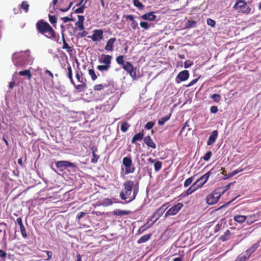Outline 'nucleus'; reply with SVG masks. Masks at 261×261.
I'll return each mask as SVG.
<instances>
[{
	"label": "nucleus",
	"instance_id": "nucleus-1",
	"mask_svg": "<svg viewBox=\"0 0 261 261\" xmlns=\"http://www.w3.org/2000/svg\"><path fill=\"white\" fill-rule=\"evenodd\" d=\"M36 28L38 32L49 39H54L56 37V32L47 22L40 20L36 23Z\"/></svg>",
	"mask_w": 261,
	"mask_h": 261
},
{
	"label": "nucleus",
	"instance_id": "nucleus-2",
	"mask_svg": "<svg viewBox=\"0 0 261 261\" xmlns=\"http://www.w3.org/2000/svg\"><path fill=\"white\" fill-rule=\"evenodd\" d=\"M112 56L109 55L102 54L98 59V62L103 64L97 66V69L100 71H107L111 67Z\"/></svg>",
	"mask_w": 261,
	"mask_h": 261
},
{
	"label": "nucleus",
	"instance_id": "nucleus-3",
	"mask_svg": "<svg viewBox=\"0 0 261 261\" xmlns=\"http://www.w3.org/2000/svg\"><path fill=\"white\" fill-rule=\"evenodd\" d=\"M134 186V181L130 180H127L124 182V189L120 193L122 200H126L130 195Z\"/></svg>",
	"mask_w": 261,
	"mask_h": 261
},
{
	"label": "nucleus",
	"instance_id": "nucleus-4",
	"mask_svg": "<svg viewBox=\"0 0 261 261\" xmlns=\"http://www.w3.org/2000/svg\"><path fill=\"white\" fill-rule=\"evenodd\" d=\"M223 193L224 192H221L218 191V189L214 190L206 196V203L208 205H213L216 203Z\"/></svg>",
	"mask_w": 261,
	"mask_h": 261
},
{
	"label": "nucleus",
	"instance_id": "nucleus-5",
	"mask_svg": "<svg viewBox=\"0 0 261 261\" xmlns=\"http://www.w3.org/2000/svg\"><path fill=\"white\" fill-rule=\"evenodd\" d=\"M234 10H240V12L243 14H248L250 13L251 8L247 6L245 1L238 0L234 5Z\"/></svg>",
	"mask_w": 261,
	"mask_h": 261
},
{
	"label": "nucleus",
	"instance_id": "nucleus-6",
	"mask_svg": "<svg viewBox=\"0 0 261 261\" xmlns=\"http://www.w3.org/2000/svg\"><path fill=\"white\" fill-rule=\"evenodd\" d=\"M122 164L125 167L124 174L127 175L133 173L135 171V167L133 165V162L130 157L125 156L122 159Z\"/></svg>",
	"mask_w": 261,
	"mask_h": 261
},
{
	"label": "nucleus",
	"instance_id": "nucleus-7",
	"mask_svg": "<svg viewBox=\"0 0 261 261\" xmlns=\"http://www.w3.org/2000/svg\"><path fill=\"white\" fill-rule=\"evenodd\" d=\"M122 68L129 74L133 80L135 81L137 79L136 73L137 68L134 67L130 62L128 61L126 62Z\"/></svg>",
	"mask_w": 261,
	"mask_h": 261
},
{
	"label": "nucleus",
	"instance_id": "nucleus-8",
	"mask_svg": "<svg viewBox=\"0 0 261 261\" xmlns=\"http://www.w3.org/2000/svg\"><path fill=\"white\" fill-rule=\"evenodd\" d=\"M200 179L197 180L192 186L188 188L182 194L184 196H187L202 187V184L199 183Z\"/></svg>",
	"mask_w": 261,
	"mask_h": 261
},
{
	"label": "nucleus",
	"instance_id": "nucleus-9",
	"mask_svg": "<svg viewBox=\"0 0 261 261\" xmlns=\"http://www.w3.org/2000/svg\"><path fill=\"white\" fill-rule=\"evenodd\" d=\"M56 164L57 167L60 169L61 170H63L64 169H66L68 167H71L72 168H77V166L75 164L67 161H58L56 162Z\"/></svg>",
	"mask_w": 261,
	"mask_h": 261
},
{
	"label": "nucleus",
	"instance_id": "nucleus-10",
	"mask_svg": "<svg viewBox=\"0 0 261 261\" xmlns=\"http://www.w3.org/2000/svg\"><path fill=\"white\" fill-rule=\"evenodd\" d=\"M183 204L181 203H178L170 208L166 213L165 217L170 215H176L183 207Z\"/></svg>",
	"mask_w": 261,
	"mask_h": 261
},
{
	"label": "nucleus",
	"instance_id": "nucleus-11",
	"mask_svg": "<svg viewBox=\"0 0 261 261\" xmlns=\"http://www.w3.org/2000/svg\"><path fill=\"white\" fill-rule=\"evenodd\" d=\"M189 77V73L188 70H183L179 72L176 77V82L177 83H179L182 81H185Z\"/></svg>",
	"mask_w": 261,
	"mask_h": 261
},
{
	"label": "nucleus",
	"instance_id": "nucleus-12",
	"mask_svg": "<svg viewBox=\"0 0 261 261\" xmlns=\"http://www.w3.org/2000/svg\"><path fill=\"white\" fill-rule=\"evenodd\" d=\"M103 31L102 30H95L91 36H89L93 41L100 40L103 38Z\"/></svg>",
	"mask_w": 261,
	"mask_h": 261
},
{
	"label": "nucleus",
	"instance_id": "nucleus-13",
	"mask_svg": "<svg viewBox=\"0 0 261 261\" xmlns=\"http://www.w3.org/2000/svg\"><path fill=\"white\" fill-rule=\"evenodd\" d=\"M116 41V38H111L107 42L105 49L107 51L112 52L114 50V43Z\"/></svg>",
	"mask_w": 261,
	"mask_h": 261
},
{
	"label": "nucleus",
	"instance_id": "nucleus-14",
	"mask_svg": "<svg viewBox=\"0 0 261 261\" xmlns=\"http://www.w3.org/2000/svg\"><path fill=\"white\" fill-rule=\"evenodd\" d=\"M246 216L247 217V223L250 225L259 219L260 214L259 213H256Z\"/></svg>",
	"mask_w": 261,
	"mask_h": 261
},
{
	"label": "nucleus",
	"instance_id": "nucleus-15",
	"mask_svg": "<svg viewBox=\"0 0 261 261\" xmlns=\"http://www.w3.org/2000/svg\"><path fill=\"white\" fill-rule=\"evenodd\" d=\"M140 18L145 20L152 21L156 19V16L154 12H149L142 15Z\"/></svg>",
	"mask_w": 261,
	"mask_h": 261
},
{
	"label": "nucleus",
	"instance_id": "nucleus-16",
	"mask_svg": "<svg viewBox=\"0 0 261 261\" xmlns=\"http://www.w3.org/2000/svg\"><path fill=\"white\" fill-rule=\"evenodd\" d=\"M218 135V132L217 130H214L212 132V134L210 135L207 141V145H211L213 144H214Z\"/></svg>",
	"mask_w": 261,
	"mask_h": 261
},
{
	"label": "nucleus",
	"instance_id": "nucleus-17",
	"mask_svg": "<svg viewBox=\"0 0 261 261\" xmlns=\"http://www.w3.org/2000/svg\"><path fill=\"white\" fill-rule=\"evenodd\" d=\"M144 142L148 147L153 149L156 148L155 143L153 142L150 136H147L144 138Z\"/></svg>",
	"mask_w": 261,
	"mask_h": 261
},
{
	"label": "nucleus",
	"instance_id": "nucleus-18",
	"mask_svg": "<svg viewBox=\"0 0 261 261\" xmlns=\"http://www.w3.org/2000/svg\"><path fill=\"white\" fill-rule=\"evenodd\" d=\"M21 59H18L17 58V54H14L12 57V60L14 64L16 67L24 66L25 65V63L24 61H20Z\"/></svg>",
	"mask_w": 261,
	"mask_h": 261
},
{
	"label": "nucleus",
	"instance_id": "nucleus-19",
	"mask_svg": "<svg viewBox=\"0 0 261 261\" xmlns=\"http://www.w3.org/2000/svg\"><path fill=\"white\" fill-rule=\"evenodd\" d=\"M166 208L165 207V205H163L160 207L155 212L153 213V216H156L155 220L153 221V224L156 222L164 214Z\"/></svg>",
	"mask_w": 261,
	"mask_h": 261
},
{
	"label": "nucleus",
	"instance_id": "nucleus-20",
	"mask_svg": "<svg viewBox=\"0 0 261 261\" xmlns=\"http://www.w3.org/2000/svg\"><path fill=\"white\" fill-rule=\"evenodd\" d=\"M259 242L254 243L252 245V246L250 248L248 249L246 251L245 253L249 257L252 253L255 251V250L259 247Z\"/></svg>",
	"mask_w": 261,
	"mask_h": 261
},
{
	"label": "nucleus",
	"instance_id": "nucleus-21",
	"mask_svg": "<svg viewBox=\"0 0 261 261\" xmlns=\"http://www.w3.org/2000/svg\"><path fill=\"white\" fill-rule=\"evenodd\" d=\"M246 219L247 217L244 215H236L233 217L234 221L239 224H242L244 223L246 220Z\"/></svg>",
	"mask_w": 261,
	"mask_h": 261
},
{
	"label": "nucleus",
	"instance_id": "nucleus-22",
	"mask_svg": "<svg viewBox=\"0 0 261 261\" xmlns=\"http://www.w3.org/2000/svg\"><path fill=\"white\" fill-rule=\"evenodd\" d=\"M72 85L74 87L75 89L79 92H84L87 88V85L85 82L77 85L74 83V85Z\"/></svg>",
	"mask_w": 261,
	"mask_h": 261
},
{
	"label": "nucleus",
	"instance_id": "nucleus-23",
	"mask_svg": "<svg viewBox=\"0 0 261 261\" xmlns=\"http://www.w3.org/2000/svg\"><path fill=\"white\" fill-rule=\"evenodd\" d=\"M67 77L69 79L72 85H74V81L73 79L72 69L71 65L68 64L67 65V72L66 73Z\"/></svg>",
	"mask_w": 261,
	"mask_h": 261
},
{
	"label": "nucleus",
	"instance_id": "nucleus-24",
	"mask_svg": "<svg viewBox=\"0 0 261 261\" xmlns=\"http://www.w3.org/2000/svg\"><path fill=\"white\" fill-rule=\"evenodd\" d=\"M144 136L143 131L135 134L132 139V143H135L137 141H141L143 139Z\"/></svg>",
	"mask_w": 261,
	"mask_h": 261
},
{
	"label": "nucleus",
	"instance_id": "nucleus-25",
	"mask_svg": "<svg viewBox=\"0 0 261 261\" xmlns=\"http://www.w3.org/2000/svg\"><path fill=\"white\" fill-rule=\"evenodd\" d=\"M210 174H211V172L208 171L197 179V180L200 179L199 183H200L201 184H202V186L207 181Z\"/></svg>",
	"mask_w": 261,
	"mask_h": 261
},
{
	"label": "nucleus",
	"instance_id": "nucleus-26",
	"mask_svg": "<svg viewBox=\"0 0 261 261\" xmlns=\"http://www.w3.org/2000/svg\"><path fill=\"white\" fill-rule=\"evenodd\" d=\"M151 235H152V234L150 233V234H145V235L142 236L137 241V243L138 244H142V243L147 242L150 239Z\"/></svg>",
	"mask_w": 261,
	"mask_h": 261
},
{
	"label": "nucleus",
	"instance_id": "nucleus-27",
	"mask_svg": "<svg viewBox=\"0 0 261 261\" xmlns=\"http://www.w3.org/2000/svg\"><path fill=\"white\" fill-rule=\"evenodd\" d=\"M62 48L66 49V51L70 55H72L74 51L73 46H70L67 43H65L63 44Z\"/></svg>",
	"mask_w": 261,
	"mask_h": 261
},
{
	"label": "nucleus",
	"instance_id": "nucleus-28",
	"mask_svg": "<svg viewBox=\"0 0 261 261\" xmlns=\"http://www.w3.org/2000/svg\"><path fill=\"white\" fill-rule=\"evenodd\" d=\"M130 211H122L119 209H116L113 211V214L116 216H123L129 214Z\"/></svg>",
	"mask_w": 261,
	"mask_h": 261
},
{
	"label": "nucleus",
	"instance_id": "nucleus-29",
	"mask_svg": "<svg viewBox=\"0 0 261 261\" xmlns=\"http://www.w3.org/2000/svg\"><path fill=\"white\" fill-rule=\"evenodd\" d=\"M171 114L170 113L168 115L161 118L158 120V124L160 125H163L166 121H167L170 118Z\"/></svg>",
	"mask_w": 261,
	"mask_h": 261
},
{
	"label": "nucleus",
	"instance_id": "nucleus-30",
	"mask_svg": "<svg viewBox=\"0 0 261 261\" xmlns=\"http://www.w3.org/2000/svg\"><path fill=\"white\" fill-rule=\"evenodd\" d=\"M130 125L127 122H123L121 124L120 129L123 133H125L127 131Z\"/></svg>",
	"mask_w": 261,
	"mask_h": 261
},
{
	"label": "nucleus",
	"instance_id": "nucleus-31",
	"mask_svg": "<svg viewBox=\"0 0 261 261\" xmlns=\"http://www.w3.org/2000/svg\"><path fill=\"white\" fill-rule=\"evenodd\" d=\"M230 236H231L230 231L229 230H227L224 232V234L221 237L220 239L222 241H225L228 240L230 238Z\"/></svg>",
	"mask_w": 261,
	"mask_h": 261
},
{
	"label": "nucleus",
	"instance_id": "nucleus-32",
	"mask_svg": "<svg viewBox=\"0 0 261 261\" xmlns=\"http://www.w3.org/2000/svg\"><path fill=\"white\" fill-rule=\"evenodd\" d=\"M30 5L27 1H23L20 5V8L24 10L25 13L29 11Z\"/></svg>",
	"mask_w": 261,
	"mask_h": 261
},
{
	"label": "nucleus",
	"instance_id": "nucleus-33",
	"mask_svg": "<svg viewBox=\"0 0 261 261\" xmlns=\"http://www.w3.org/2000/svg\"><path fill=\"white\" fill-rule=\"evenodd\" d=\"M133 4L139 10H142L144 7V5L139 0H133Z\"/></svg>",
	"mask_w": 261,
	"mask_h": 261
},
{
	"label": "nucleus",
	"instance_id": "nucleus-34",
	"mask_svg": "<svg viewBox=\"0 0 261 261\" xmlns=\"http://www.w3.org/2000/svg\"><path fill=\"white\" fill-rule=\"evenodd\" d=\"M116 61L118 64L121 65L122 66L123 65H125L126 62L124 61V56L122 55H120L117 57L116 58Z\"/></svg>",
	"mask_w": 261,
	"mask_h": 261
},
{
	"label": "nucleus",
	"instance_id": "nucleus-35",
	"mask_svg": "<svg viewBox=\"0 0 261 261\" xmlns=\"http://www.w3.org/2000/svg\"><path fill=\"white\" fill-rule=\"evenodd\" d=\"M210 98L215 102H219L221 98V95L218 94H213L211 95Z\"/></svg>",
	"mask_w": 261,
	"mask_h": 261
},
{
	"label": "nucleus",
	"instance_id": "nucleus-36",
	"mask_svg": "<svg viewBox=\"0 0 261 261\" xmlns=\"http://www.w3.org/2000/svg\"><path fill=\"white\" fill-rule=\"evenodd\" d=\"M243 170H244L243 169H238L234 170L232 172L229 173L227 175V176L226 178H230V177L236 175L238 173H240L241 172H242Z\"/></svg>",
	"mask_w": 261,
	"mask_h": 261
},
{
	"label": "nucleus",
	"instance_id": "nucleus-37",
	"mask_svg": "<svg viewBox=\"0 0 261 261\" xmlns=\"http://www.w3.org/2000/svg\"><path fill=\"white\" fill-rule=\"evenodd\" d=\"M162 167V163L160 161H157L154 163V167L155 172L160 171Z\"/></svg>",
	"mask_w": 261,
	"mask_h": 261
},
{
	"label": "nucleus",
	"instance_id": "nucleus-38",
	"mask_svg": "<svg viewBox=\"0 0 261 261\" xmlns=\"http://www.w3.org/2000/svg\"><path fill=\"white\" fill-rule=\"evenodd\" d=\"M88 73L90 75L91 79L93 81H95L96 80L97 76L96 75L94 69H89Z\"/></svg>",
	"mask_w": 261,
	"mask_h": 261
},
{
	"label": "nucleus",
	"instance_id": "nucleus-39",
	"mask_svg": "<svg viewBox=\"0 0 261 261\" xmlns=\"http://www.w3.org/2000/svg\"><path fill=\"white\" fill-rule=\"evenodd\" d=\"M20 232H21V234L22 235V237L24 239H27V237H28V234H27V232L26 229H25V228L24 225H23L21 227H20Z\"/></svg>",
	"mask_w": 261,
	"mask_h": 261
},
{
	"label": "nucleus",
	"instance_id": "nucleus-40",
	"mask_svg": "<svg viewBox=\"0 0 261 261\" xmlns=\"http://www.w3.org/2000/svg\"><path fill=\"white\" fill-rule=\"evenodd\" d=\"M112 203L113 202L111 199L109 198H106L103 199L101 204L104 206H107L112 205Z\"/></svg>",
	"mask_w": 261,
	"mask_h": 261
},
{
	"label": "nucleus",
	"instance_id": "nucleus-41",
	"mask_svg": "<svg viewBox=\"0 0 261 261\" xmlns=\"http://www.w3.org/2000/svg\"><path fill=\"white\" fill-rule=\"evenodd\" d=\"M194 180V176L190 177L187 179L184 182V187H188L189 186Z\"/></svg>",
	"mask_w": 261,
	"mask_h": 261
},
{
	"label": "nucleus",
	"instance_id": "nucleus-42",
	"mask_svg": "<svg viewBox=\"0 0 261 261\" xmlns=\"http://www.w3.org/2000/svg\"><path fill=\"white\" fill-rule=\"evenodd\" d=\"M105 87H107V86L106 85L104 86L102 84H97V85H95L93 87V89L95 91H100V90H102V89H103V88Z\"/></svg>",
	"mask_w": 261,
	"mask_h": 261
},
{
	"label": "nucleus",
	"instance_id": "nucleus-43",
	"mask_svg": "<svg viewBox=\"0 0 261 261\" xmlns=\"http://www.w3.org/2000/svg\"><path fill=\"white\" fill-rule=\"evenodd\" d=\"M133 196L131 197V199L128 202H127V203L130 202L132 200H134L136 198V196H137V195L138 194V188H133Z\"/></svg>",
	"mask_w": 261,
	"mask_h": 261
},
{
	"label": "nucleus",
	"instance_id": "nucleus-44",
	"mask_svg": "<svg viewBox=\"0 0 261 261\" xmlns=\"http://www.w3.org/2000/svg\"><path fill=\"white\" fill-rule=\"evenodd\" d=\"M48 17H49V22L52 24L55 25V24H56V23H57V18H56V16L55 15H51L49 14Z\"/></svg>",
	"mask_w": 261,
	"mask_h": 261
},
{
	"label": "nucleus",
	"instance_id": "nucleus-45",
	"mask_svg": "<svg viewBox=\"0 0 261 261\" xmlns=\"http://www.w3.org/2000/svg\"><path fill=\"white\" fill-rule=\"evenodd\" d=\"M140 25L142 28L145 30H148L150 27L149 23L146 21H141Z\"/></svg>",
	"mask_w": 261,
	"mask_h": 261
},
{
	"label": "nucleus",
	"instance_id": "nucleus-46",
	"mask_svg": "<svg viewBox=\"0 0 261 261\" xmlns=\"http://www.w3.org/2000/svg\"><path fill=\"white\" fill-rule=\"evenodd\" d=\"M212 155V152L211 151H208L202 157V159L205 161H207L210 160L211 156Z\"/></svg>",
	"mask_w": 261,
	"mask_h": 261
},
{
	"label": "nucleus",
	"instance_id": "nucleus-47",
	"mask_svg": "<svg viewBox=\"0 0 261 261\" xmlns=\"http://www.w3.org/2000/svg\"><path fill=\"white\" fill-rule=\"evenodd\" d=\"M86 8L85 4L82 5L79 8L74 10L75 13H83L84 12V9Z\"/></svg>",
	"mask_w": 261,
	"mask_h": 261
},
{
	"label": "nucleus",
	"instance_id": "nucleus-48",
	"mask_svg": "<svg viewBox=\"0 0 261 261\" xmlns=\"http://www.w3.org/2000/svg\"><path fill=\"white\" fill-rule=\"evenodd\" d=\"M154 125V123L152 121L148 122L145 125V128L146 129H150L152 128Z\"/></svg>",
	"mask_w": 261,
	"mask_h": 261
},
{
	"label": "nucleus",
	"instance_id": "nucleus-49",
	"mask_svg": "<svg viewBox=\"0 0 261 261\" xmlns=\"http://www.w3.org/2000/svg\"><path fill=\"white\" fill-rule=\"evenodd\" d=\"M249 256L246 254V255L239 256L236 260V261H246Z\"/></svg>",
	"mask_w": 261,
	"mask_h": 261
},
{
	"label": "nucleus",
	"instance_id": "nucleus-50",
	"mask_svg": "<svg viewBox=\"0 0 261 261\" xmlns=\"http://www.w3.org/2000/svg\"><path fill=\"white\" fill-rule=\"evenodd\" d=\"M206 22L208 25H210L212 27H214L216 24L215 21L211 18H207Z\"/></svg>",
	"mask_w": 261,
	"mask_h": 261
},
{
	"label": "nucleus",
	"instance_id": "nucleus-51",
	"mask_svg": "<svg viewBox=\"0 0 261 261\" xmlns=\"http://www.w3.org/2000/svg\"><path fill=\"white\" fill-rule=\"evenodd\" d=\"M92 156L93 158L91 159V162L92 163H96L97 162L99 156V155H96L95 152L94 151H93L92 152Z\"/></svg>",
	"mask_w": 261,
	"mask_h": 261
},
{
	"label": "nucleus",
	"instance_id": "nucleus-52",
	"mask_svg": "<svg viewBox=\"0 0 261 261\" xmlns=\"http://www.w3.org/2000/svg\"><path fill=\"white\" fill-rule=\"evenodd\" d=\"M75 77L79 82H80L81 83H84L83 77L80 75V73L79 72H77L76 73Z\"/></svg>",
	"mask_w": 261,
	"mask_h": 261
},
{
	"label": "nucleus",
	"instance_id": "nucleus-53",
	"mask_svg": "<svg viewBox=\"0 0 261 261\" xmlns=\"http://www.w3.org/2000/svg\"><path fill=\"white\" fill-rule=\"evenodd\" d=\"M130 27L134 30H136L138 28V22L134 20V21H132V23H130Z\"/></svg>",
	"mask_w": 261,
	"mask_h": 261
},
{
	"label": "nucleus",
	"instance_id": "nucleus-54",
	"mask_svg": "<svg viewBox=\"0 0 261 261\" xmlns=\"http://www.w3.org/2000/svg\"><path fill=\"white\" fill-rule=\"evenodd\" d=\"M218 111V109L217 106H212L210 108V112H211V113H212L213 114H215V113H217Z\"/></svg>",
	"mask_w": 261,
	"mask_h": 261
},
{
	"label": "nucleus",
	"instance_id": "nucleus-55",
	"mask_svg": "<svg viewBox=\"0 0 261 261\" xmlns=\"http://www.w3.org/2000/svg\"><path fill=\"white\" fill-rule=\"evenodd\" d=\"M45 252H46L47 255V258H46L45 260L48 261L53 256V252L50 251H47L45 250L44 251Z\"/></svg>",
	"mask_w": 261,
	"mask_h": 261
},
{
	"label": "nucleus",
	"instance_id": "nucleus-56",
	"mask_svg": "<svg viewBox=\"0 0 261 261\" xmlns=\"http://www.w3.org/2000/svg\"><path fill=\"white\" fill-rule=\"evenodd\" d=\"M30 71L29 69H26L23 71H20L18 73L19 75L20 76H24L27 75L29 73V72Z\"/></svg>",
	"mask_w": 261,
	"mask_h": 261
},
{
	"label": "nucleus",
	"instance_id": "nucleus-57",
	"mask_svg": "<svg viewBox=\"0 0 261 261\" xmlns=\"http://www.w3.org/2000/svg\"><path fill=\"white\" fill-rule=\"evenodd\" d=\"M196 22L194 21H189L187 24V28H192L194 27Z\"/></svg>",
	"mask_w": 261,
	"mask_h": 261
},
{
	"label": "nucleus",
	"instance_id": "nucleus-58",
	"mask_svg": "<svg viewBox=\"0 0 261 261\" xmlns=\"http://www.w3.org/2000/svg\"><path fill=\"white\" fill-rule=\"evenodd\" d=\"M83 31L81 33H79L77 36L79 37L83 38L86 36L88 34V32L86 31L83 30Z\"/></svg>",
	"mask_w": 261,
	"mask_h": 261
},
{
	"label": "nucleus",
	"instance_id": "nucleus-59",
	"mask_svg": "<svg viewBox=\"0 0 261 261\" xmlns=\"http://www.w3.org/2000/svg\"><path fill=\"white\" fill-rule=\"evenodd\" d=\"M86 214V213L85 212H80L78 214H77V216L76 217V220H77L78 221H80V220L84 216H85Z\"/></svg>",
	"mask_w": 261,
	"mask_h": 261
},
{
	"label": "nucleus",
	"instance_id": "nucleus-60",
	"mask_svg": "<svg viewBox=\"0 0 261 261\" xmlns=\"http://www.w3.org/2000/svg\"><path fill=\"white\" fill-rule=\"evenodd\" d=\"M198 80V79H193V80H192L187 85V87H191L192 86V85H193L194 84H195L197 82V81Z\"/></svg>",
	"mask_w": 261,
	"mask_h": 261
},
{
	"label": "nucleus",
	"instance_id": "nucleus-61",
	"mask_svg": "<svg viewBox=\"0 0 261 261\" xmlns=\"http://www.w3.org/2000/svg\"><path fill=\"white\" fill-rule=\"evenodd\" d=\"M62 20L64 21V22L66 23L70 21H73V19L72 18H70L68 16L64 17L61 18Z\"/></svg>",
	"mask_w": 261,
	"mask_h": 261
},
{
	"label": "nucleus",
	"instance_id": "nucleus-62",
	"mask_svg": "<svg viewBox=\"0 0 261 261\" xmlns=\"http://www.w3.org/2000/svg\"><path fill=\"white\" fill-rule=\"evenodd\" d=\"M7 256V253L4 250L0 249V257L4 258Z\"/></svg>",
	"mask_w": 261,
	"mask_h": 261
},
{
	"label": "nucleus",
	"instance_id": "nucleus-63",
	"mask_svg": "<svg viewBox=\"0 0 261 261\" xmlns=\"http://www.w3.org/2000/svg\"><path fill=\"white\" fill-rule=\"evenodd\" d=\"M78 22H81L84 24V21L85 20V17L83 15H78Z\"/></svg>",
	"mask_w": 261,
	"mask_h": 261
},
{
	"label": "nucleus",
	"instance_id": "nucleus-64",
	"mask_svg": "<svg viewBox=\"0 0 261 261\" xmlns=\"http://www.w3.org/2000/svg\"><path fill=\"white\" fill-rule=\"evenodd\" d=\"M16 222L19 225V227H21L23 225L22 219L20 217L17 218Z\"/></svg>",
	"mask_w": 261,
	"mask_h": 261
}]
</instances>
